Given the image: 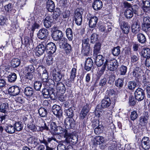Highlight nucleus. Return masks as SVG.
<instances>
[{
	"label": "nucleus",
	"instance_id": "e2e57ef3",
	"mask_svg": "<svg viewBox=\"0 0 150 150\" xmlns=\"http://www.w3.org/2000/svg\"><path fill=\"white\" fill-rule=\"evenodd\" d=\"M53 58L52 56H48L46 57V63L48 65H50L53 63Z\"/></svg>",
	"mask_w": 150,
	"mask_h": 150
},
{
	"label": "nucleus",
	"instance_id": "1a4fd4ad",
	"mask_svg": "<svg viewBox=\"0 0 150 150\" xmlns=\"http://www.w3.org/2000/svg\"><path fill=\"white\" fill-rule=\"evenodd\" d=\"M99 121H96L93 122V125L94 127H96L95 128L94 132L95 134L98 135L102 132L103 127L102 125L99 124Z\"/></svg>",
	"mask_w": 150,
	"mask_h": 150
},
{
	"label": "nucleus",
	"instance_id": "39448f33",
	"mask_svg": "<svg viewBox=\"0 0 150 150\" xmlns=\"http://www.w3.org/2000/svg\"><path fill=\"white\" fill-rule=\"evenodd\" d=\"M134 94L135 99L139 101L143 100L145 97L144 91L141 88L137 89L134 92Z\"/></svg>",
	"mask_w": 150,
	"mask_h": 150
},
{
	"label": "nucleus",
	"instance_id": "f3484780",
	"mask_svg": "<svg viewBox=\"0 0 150 150\" xmlns=\"http://www.w3.org/2000/svg\"><path fill=\"white\" fill-rule=\"evenodd\" d=\"M46 48L50 54H53L56 50V47L55 44L52 42L48 43L46 45Z\"/></svg>",
	"mask_w": 150,
	"mask_h": 150
},
{
	"label": "nucleus",
	"instance_id": "c85d7f7f",
	"mask_svg": "<svg viewBox=\"0 0 150 150\" xmlns=\"http://www.w3.org/2000/svg\"><path fill=\"white\" fill-rule=\"evenodd\" d=\"M83 50H82V52L84 55L86 56H88L90 55L91 52L90 49V45L88 44L87 46H83Z\"/></svg>",
	"mask_w": 150,
	"mask_h": 150
},
{
	"label": "nucleus",
	"instance_id": "dca6fc26",
	"mask_svg": "<svg viewBox=\"0 0 150 150\" xmlns=\"http://www.w3.org/2000/svg\"><path fill=\"white\" fill-rule=\"evenodd\" d=\"M94 59L96 64L98 67H100L103 64H104L105 61V58L100 54L96 56Z\"/></svg>",
	"mask_w": 150,
	"mask_h": 150
},
{
	"label": "nucleus",
	"instance_id": "f704fd0d",
	"mask_svg": "<svg viewBox=\"0 0 150 150\" xmlns=\"http://www.w3.org/2000/svg\"><path fill=\"white\" fill-rule=\"evenodd\" d=\"M132 32L135 34L138 33L141 29L139 25L137 23L132 25Z\"/></svg>",
	"mask_w": 150,
	"mask_h": 150
},
{
	"label": "nucleus",
	"instance_id": "6e6552de",
	"mask_svg": "<svg viewBox=\"0 0 150 150\" xmlns=\"http://www.w3.org/2000/svg\"><path fill=\"white\" fill-rule=\"evenodd\" d=\"M53 114L58 117L60 118L62 115V111L61 107L57 105H54L52 108Z\"/></svg>",
	"mask_w": 150,
	"mask_h": 150
},
{
	"label": "nucleus",
	"instance_id": "a878e982",
	"mask_svg": "<svg viewBox=\"0 0 150 150\" xmlns=\"http://www.w3.org/2000/svg\"><path fill=\"white\" fill-rule=\"evenodd\" d=\"M47 8L48 11L52 12L55 8L54 2L51 0H48L47 2Z\"/></svg>",
	"mask_w": 150,
	"mask_h": 150
},
{
	"label": "nucleus",
	"instance_id": "4468645a",
	"mask_svg": "<svg viewBox=\"0 0 150 150\" xmlns=\"http://www.w3.org/2000/svg\"><path fill=\"white\" fill-rule=\"evenodd\" d=\"M9 94L12 96H16L18 95L20 92L19 87L17 86H11L9 88L8 90Z\"/></svg>",
	"mask_w": 150,
	"mask_h": 150
},
{
	"label": "nucleus",
	"instance_id": "aec40b11",
	"mask_svg": "<svg viewBox=\"0 0 150 150\" xmlns=\"http://www.w3.org/2000/svg\"><path fill=\"white\" fill-rule=\"evenodd\" d=\"M74 17L76 24L78 25H80L82 20L81 14L80 12L76 11L75 13Z\"/></svg>",
	"mask_w": 150,
	"mask_h": 150
},
{
	"label": "nucleus",
	"instance_id": "69168bd1",
	"mask_svg": "<svg viewBox=\"0 0 150 150\" xmlns=\"http://www.w3.org/2000/svg\"><path fill=\"white\" fill-rule=\"evenodd\" d=\"M141 71V68L139 67H136L134 69L133 71V75L135 76H137V75H138Z\"/></svg>",
	"mask_w": 150,
	"mask_h": 150
},
{
	"label": "nucleus",
	"instance_id": "3c124183",
	"mask_svg": "<svg viewBox=\"0 0 150 150\" xmlns=\"http://www.w3.org/2000/svg\"><path fill=\"white\" fill-rule=\"evenodd\" d=\"M98 37V35L96 33H93L91 36V42L94 43L97 41Z\"/></svg>",
	"mask_w": 150,
	"mask_h": 150
},
{
	"label": "nucleus",
	"instance_id": "e433bc0d",
	"mask_svg": "<svg viewBox=\"0 0 150 150\" xmlns=\"http://www.w3.org/2000/svg\"><path fill=\"white\" fill-rule=\"evenodd\" d=\"M53 79L57 82L60 81L62 77V75L59 72L55 71L53 74Z\"/></svg>",
	"mask_w": 150,
	"mask_h": 150
},
{
	"label": "nucleus",
	"instance_id": "864d4df0",
	"mask_svg": "<svg viewBox=\"0 0 150 150\" xmlns=\"http://www.w3.org/2000/svg\"><path fill=\"white\" fill-rule=\"evenodd\" d=\"M8 21V19L5 16H1L0 17V24L1 25H6Z\"/></svg>",
	"mask_w": 150,
	"mask_h": 150
},
{
	"label": "nucleus",
	"instance_id": "37998d69",
	"mask_svg": "<svg viewBox=\"0 0 150 150\" xmlns=\"http://www.w3.org/2000/svg\"><path fill=\"white\" fill-rule=\"evenodd\" d=\"M137 38L138 41L141 43H144L146 41V38L145 36L142 33L138 34Z\"/></svg>",
	"mask_w": 150,
	"mask_h": 150
},
{
	"label": "nucleus",
	"instance_id": "bb28decb",
	"mask_svg": "<svg viewBox=\"0 0 150 150\" xmlns=\"http://www.w3.org/2000/svg\"><path fill=\"white\" fill-rule=\"evenodd\" d=\"M104 141V138L102 136H96L93 139L94 144L95 145H100L102 144Z\"/></svg>",
	"mask_w": 150,
	"mask_h": 150
},
{
	"label": "nucleus",
	"instance_id": "09e8293b",
	"mask_svg": "<svg viewBox=\"0 0 150 150\" xmlns=\"http://www.w3.org/2000/svg\"><path fill=\"white\" fill-rule=\"evenodd\" d=\"M124 84V79L119 78L115 81V86L119 88L122 87Z\"/></svg>",
	"mask_w": 150,
	"mask_h": 150
},
{
	"label": "nucleus",
	"instance_id": "20e7f679",
	"mask_svg": "<svg viewBox=\"0 0 150 150\" xmlns=\"http://www.w3.org/2000/svg\"><path fill=\"white\" fill-rule=\"evenodd\" d=\"M65 141L67 143H71L73 144H75L78 141V138L76 135H72L69 133L65 132Z\"/></svg>",
	"mask_w": 150,
	"mask_h": 150
},
{
	"label": "nucleus",
	"instance_id": "7ed1b4c3",
	"mask_svg": "<svg viewBox=\"0 0 150 150\" xmlns=\"http://www.w3.org/2000/svg\"><path fill=\"white\" fill-rule=\"evenodd\" d=\"M38 74L40 78L42 80L45 82H47L48 80V74L45 67L40 66L38 68Z\"/></svg>",
	"mask_w": 150,
	"mask_h": 150
},
{
	"label": "nucleus",
	"instance_id": "f03ea898",
	"mask_svg": "<svg viewBox=\"0 0 150 150\" xmlns=\"http://www.w3.org/2000/svg\"><path fill=\"white\" fill-rule=\"evenodd\" d=\"M104 64L106 67H107L108 70L112 71L116 69L118 66L117 62L116 59L111 60L108 57H105V61L104 63Z\"/></svg>",
	"mask_w": 150,
	"mask_h": 150
},
{
	"label": "nucleus",
	"instance_id": "13d9d810",
	"mask_svg": "<svg viewBox=\"0 0 150 150\" xmlns=\"http://www.w3.org/2000/svg\"><path fill=\"white\" fill-rule=\"evenodd\" d=\"M115 96V93L113 89L107 91L105 96H108V97L112 98Z\"/></svg>",
	"mask_w": 150,
	"mask_h": 150
},
{
	"label": "nucleus",
	"instance_id": "8fccbe9b",
	"mask_svg": "<svg viewBox=\"0 0 150 150\" xmlns=\"http://www.w3.org/2000/svg\"><path fill=\"white\" fill-rule=\"evenodd\" d=\"M57 127L55 122H52L50 125V132L52 133H54Z\"/></svg>",
	"mask_w": 150,
	"mask_h": 150
},
{
	"label": "nucleus",
	"instance_id": "f257e3e1",
	"mask_svg": "<svg viewBox=\"0 0 150 150\" xmlns=\"http://www.w3.org/2000/svg\"><path fill=\"white\" fill-rule=\"evenodd\" d=\"M35 70L34 66L30 65L25 67L24 72L26 74L25 81H27V84H30L31 83V80L33 78V75L31 73Z\"/></svg>",
	"mask_w": 150,
	"mask_h": 150
},
{
	"label": "nucleus",
	"instance_id": "49530a36",
	"mask_svg": "<svg viewBox=\"0 0 150 150\" xmlns=\"http://www.w3.org/2000/svg\"><path fill=\"white\" fill-rule=\"evenodd\" d=\"M120 47L118 46L116 47H114L112 50V52L114 56H118L120 52Z\"/></svg>",
	"mask_w": 150,
	"mask_h": 150
},
{
	"label": "nucleus",
	"instance_id": "603ef678",
	"mask_svg": "<svg viewBox=\"0 0 150 150\" xmlns=\"http://www.w3.org/2000/svg\"><path fill=\"white\" fill-rule=\"evenodd\" d=\"M65 111L68 117H72L74 116L73 110L72 108H65Z\"/></svg>",
	"mask_w": 150,
	"mask_h": 150
},
{
	"label": "nucleus",
	"instance_id": "0e129e2a",
	"mask_svg": "<svg viewBox=\"0 0 150 150\" xmlns=\"http://www.w3.org/2000/svg\"><path fill=\"white\" fill-rule=\"evenodd\" d=\"M76 69L75 68H73L72 69L70 76V78L71 79L74 80L76 77Z\"/></svg>",
	"mask_w": 150,
	"mask_h": 150
},
{
	"label": "nucleus",
	"instance_id": "9b49d317",
	"mask_svg": "<svg viewBox=\"0 0 150 150\" xmlns=\"http://www.w3.org/2000/svg\"><path fill=\"white\" fill-rule=\"evenodd\" d=\"M111 102V101L110 98L108 96H105L101 101V108H105L108 107L110 106Z\"/></svg>",
	"mask_w": 150,
	"mask_h": 150
},
{
	"label": "nucleus",
	"instance_id": "de8ad7c7",
	"mask_svg": "<svg viewBox=\"0 0 150 150\" xmlns=\"http://www.w3.org/2000/svg\"><path fill=\"white\" fill-rule=\"evenodd\" d=\"M56 131L54 132V133L58 134H62L64 133V136L65 138V132H68L67 130L64 129L60 127H58L57 128Z\"/></svg>",
	"mask_w": 150,
	"mask_h": 150
},
{
	"label": "nucleus",
	"instance_id": "680f3d73",
	"mask_svg": "<svg viewBox=\"0 0 150 150\" xmlns=\"http://www.w3.org/2000/svg\"><path fill=\"white\" fill-rule=\"evenodd\" d=\"M138 117V115L137 112L135 111L131 112L130 115V118L132 120H136Z\"/></svg>",
	"mask_w": 150,
	"mask_h": 150
},
{
	"label": "nucleus",
	"instance_id": "473e14b6",
	"mask_svg": "<svg viewBox=\"0 0 150 150\" xmlns=\"http://www.w3.org/2000/svg\"><path fill=\"white\" fill-rule=\"evenodd\" d=\"M13 126L15 131H20L22 129L23 125L21 122H16Z\"/></svg>",
	"mask_w": 150,
	"mask_h": 150
},
{
	"label": "nucleus",
	"instance_id": "a211bd4d",
	"mask_svg": "<svg viewBox=\"0 0 150 150\" xmlns=\"http://www.w3.org/2000/svg\"><path fill=\"white\" fill-rule=\"evenodd\" d=\"M136 9H134V12L132 9H126L125 12V14L126 17L127 18L130 19L131 18L133 15V13L135 14H137V11L138 8H135Z\"/></svg>",
	"mask_w": 150,
	"mask_h": 150
},
{
	"label": "nucleus",
	"instance_id": "6e6d98bb",
	"mask_svg": "<svg viewBox=\"0 0 150 150\" xmlns=\"http://www.w3.org/2000/svg\"><path fill=\"white\" fill-rule=\"evenodd\" d=\"M136 85L137 84L135 82L130 81L128 82V87L130 90H133L135 88Z\"/></svg>",
	"mask_w": 150,
	"mask_h": 150
},
{
	"label": "nucleus",
	"instance_id": "412c9836",
	"mask_svg": "<svg viewBox=\"0 0 150 150\" xmlns=\"http://www.w3.org/2000/svg\"><path fill=\"white\" fill-rule=\"evenodd\" d=\"M53 21V18L52 16H46L44 21V24L46 28H49L51 26L52 23Z\"/></svg>",
	"mask_w": 150,
	"mask_h": 150
},
{
	"label": "nucleus",
	"instance_id": "0eeeda50",
	"mask_svg": "<svg viewBox=\"0 0 150 150\" xmlns=\"http://www.w3.org/2000/svg\"><path fill=\"white\" fill-rule=\"evenodd\" d=\"M42 93L43 96L45 98H52L54 96V90L51 88L48 89L44 88L43 89Z\"/></svg>",
	"mask_w": 150,
	"mask_h": 150
},
{
	"label": "nucleus",
	"instance_id": "7c9ffc66",
	"mask_svg": "<svg viewBox=\"0 0 150 150\" xmlns=\"http://www.w3.org/2000/svg\"><path fill=\"white\" fill-rule=\"evenodd\" d=\"M4 127L5 131L8 133L12 134L15 132L14 126L11 125H6Z\"/></svg>",
	"mask_w": 150,
	"mask_h": 150
},
{
	"label": "nucleus",
	"instance_id": "a19ab883",
	"mask_svg": "<svg viewBox=\"0 0 150 150\" xmlns=\"http://www.w3.org/2000/svg\"><path fill=\"white\" fill-rule=\"evenodd\" d=\"M66 35L69 41H72L73 39L72 30L71 28H67L66 30Z\"/></svg>",
	"mask_w": 150,
	"mask_h": 150
},
{
	"label": "nucleus",
	"instance_id": "423d86ee",
	"mask_svg": "<svg viewBox=\"0 0 150 150\" xmlns=\"http://www.w3.org/2000/svg\"><path fill=\"white\" fill-rule=\"evenodd\" d=\"M64 125L67 129L72 128L75 125V122L72 117H68L65 119Z\"/></svg>",
	"mask_w": 150,
	"mask_h": 150
},
{
	"label": "nucleus",
	"instance_id": "79ce46f5",
	"mask_svg": "<svg viewBox=\"0 0 150 150\" xmlns=\"http://www.w3.org/2000/svg\"><path fill=\"white\" fill-rule=\"evenodd\" d=\"M142 55L145 58L150 57V49L149 48L143 49L142 51Z\"/></svg>",
	"mask_w": 150,
	"mask_h": 150
},
{
	"label": "nucleus",
	"instance_id": "2eb2a0df",
	"mask_svg": "<svg viewBox=\"0 0 150 150\" xmlns=\"http://www.w3.org/2000/svg\"><path fill=\"white\" fill-rule=\"evenodd\" d=\"M141 143L144 149L147 150L150 148V140L149 137H144L142 139Z\"/></svg>",
	"mask_w": 150,
	"mask_h": 150
},
{
	"label": "nucleus",
	"instance_id": "a18cd8bd",
	"mask_svg": "<svg viewBox=\"0 0 150 150\" xmlns=\"http://www.w3.org/2000/svg\"><path fill=\"white\" fill-rule=\"evenodd\" d=\"M101 44L100 43H96L94 47L93 53L94 54L96 55L100 51Z\"/></svg>",
	"mask_w": 150,
	"mask_h": 150
},
{
	"label": "nucleus",
	"instance_id": "774afa93",
	"mask_svg": "<svg viewBox=\"0 0 150 150\" xmlns=\"http://www.w3.org/2000/svg\"><path fill=\"white\" fill-rule=\"evenodd\" d=\"M57 149V150H65L66 147L65 145L60 144L58 145Z\"/></svg>",
	"mask_w": 150,
	"mask_h": 150
},
{
	"label": "nucleus",
	"instance_id": "b1692460",
	"mask_svg": "<svg viewBox=\"0 0 150 150\" xmlns=\"http://www.w3.org/2000/svg\"><path fill=\"white\" fill-rule=\"evenodd\" d=\"M93 65L92 60L90 58H88L86 61L85 64V69L87 71H89Z\"/></svg>",
	"mask_w": 150,
	"mask_h": 150
},
{
	"label": "nucleus",
	"instance_id": "c9c22d12",
	"mask_svg": "<svg viewBox=\"0 0 150 150\" xmlns=\"http://www.w3.org/2000/svg\"><path fill=\"white\" fill-rule=\"evenodd\" d=\"M24 93L27 96H31L33 93V89L31 87H27L25 89Z\"/></svg>",
	"mask_w": 150,
	"mask_h": 150
},
{
	"label": "nucleus",
	"instance_id": "6ab92c4d",
	"mask_svg": "<svg viewBox=\"0 0 150 150\" xmlns=\"http://www.w3.org/2000/svg\"><path fill=\"white\" fill-rule=\"evenodd\" d=\"M89 105L88 104L84 105L81 111L80 114V117L81 119H83L87 115L89 111Z\"/></svg>",
	"mask_w": 150,
	"mask_h": 150
},
{
	"label": "nucleus",
	"instance_id": "5701e85b",
	"mask_svg": "<svg viewBox=\"0 0 150 150\" xmlns=\"http://www.w3.org/2000/svg\"><path fill=\"white\" fill-rule=\"evenodd\" d=\"M98 18L96 16L91 17L89 20V27L91 28H94L97 23Z\"/></svg>",
	"mask_w": 150,
	"mask_h": 150
},
{
	"label": "nucleus",
	"instance_id": "9d476101",
	"mask_svg": "<svg viewBox=\"0 0 150 150\" xmlns=\"http://www.w3.org/2000/svg\"><path fill=\"white\" fill-rule=\"evenodd\" d=\"M44 43L39 45L35 48V54L38 56H39L42 55L44 52L46 48L45 44H43Z\"/></svg>",
	"mask_w": 150,
	"mask_h": 150
},
{
	"label": "nucleus",
	"instance_id": "5fc2aeb1",
	"mask_svg": "<svg viewBox=\"0 0 150 150\" xmlns=\"http://www.w3.org/2000/svg\"><path fill=\"white\" fill-rule=\"evenodd\" d=\"M42 86V84L40 81H36L34 83V87L36 91H40Z\"/></svg>",
	"mask_w": 150,
	"mask_h": 150
},
{
	"label": "nucleus",
	"instance_id": "f8f14e48",
	"mask_svg": "<svg viewBox=\"0 0 150 150\" xmlns=\"http://www.w3.org/2000/svg\"><path fill=\"white\" fill-rule=\"evenodd\" d=\"M48 34V30L45 28H42L38 31L37 35L38 38L41 39L43 40L46 38Z\"/></svg>",
	"mask_w": 150,
	"mask_h": 150
},
{
	"label": "nucleus",
	"instance_id": "393cba45",
	"mask_svg": "<svg viewBox=\"0 0 150 150\" xmlns=\"http://www.w3.org/2000/svg\"><path fill=\"white\" fill-rule=\"evenodd\" d=\"M143 26L145 28V30L147 29L150 28V18L149 17H144L143 18Z\"/></svg>",
	"mask_w": 150,
	"mask_h": 150
},
{
	"label": "nucleus",
	"instance_id": "4d7b16f0",
	"mask_svg": "<svg viewBox=\"0 0 150 150\" xmlns=\"http://www.w3.org/2000/svg\"><path fill=\"white\" fill-rule=\"evenodd\" d=\"M64 48L67 54L69 53L71 51V47L68 43H66L64 45Z\"/></svg>",
	"mask_w": 150,
	"mask_h": 150
},
{
	"label": "nucleus",
	"instance_id": "2f4dec72",
	"mask_svg": "<svg viewBox=\"0 0 150 150\" xmlns=\"http://www.w3.org/2000/svg\"><path fill=\"white\" fill-rule=\"evenodd\" d=\"M121 28L123 32L124 33L126 34L128 33L129 31L130 27L127 23L125 22H123L121 26Z\"/></svg>",
	"mask_w": 150,
	"mask_h": 150
},
{
	"label": "nucleus",
	"instance_id": "58836bf2",
	"mask_svg": "<svg viewBox=\"0 0 150 150\" xmlns=\"http://www.w3.org/2000/svg\"><path fill=\"white\" fill-rule=\"evenodd\" d=\"M28 142L29 143L33 144L35 146H36L39 143L38 138L35 137H32L28 138Z\"/></svg>",
	"mask_w": 150,
	"mask_h": 150
},
{
	"label": "nucleus",
	"instance_id": "4be33fe9",
	"mask_svg": "<svg viewBox=\"0 0 150 150\" xmlns=\"http://www.w3.org/2000/svg\"><path fill=\"white\" fill-rule=\"evenodd\" d=\"M92 6L95 10L96 11L99 10L102 7L103 3L100 0H96L93 2Z\"/></svg>",
	"mask_w": 150,
	"mask_h": 150
},
{
	"label": "nucleus",
	"instance_id": "cd10ccee",
	"mask_svg": "<svg viewBox=\"0 0 150 150\" xmlns=\"http://www.w3.org/2000/svg\"><path fill=\"white\" fill-rule=\"evenodd\" d=\"M56 89L58 91L61 92L62 93H64L66 91V88L64 85L61 82L57 83Z\"/></svg>",
	"mask_w": 150,
	"mask_h": 150
},
{
	"label": "nucleus",
	"instance_id": "ddd939ff",
	"mask_svg": "<svg viewBox=\"0 0 150 150\" xmlns=\"http://www.w3.org/2000/svg\"><path fill=\"white\" fill-rule=\"evenodd\" d=\"M52 36L54 40L57 41L60 39L63 36V34L61 31L57 30L53 31Z\"/></svg>",
	"mask_w": 150,
	"mask_h": 150
},
{
	"label": "nucleus",
	"instance_id": "338daca9",
	"mask_svg": "<svg viewBox=\"0 0 150 150\" xmlns=\"http://www.w3.org/2000/svg\"><path fill=\"white\" fill-rule=\"evenodd\" d=\"M70 11L68 10H66L62 13L63 17L64 18H66L69 17L70 16Z\"/></svg>",
	"mask_w": 150,
	"mask_h": 150
},
{
	"label": "nucleus",
	"instance_id": "72a5a7b5",
	"mask_svg": "<svg viewBox=\"0 0 150 150\" xmlns=\"http://www.w3.org/2000/svg\"><path fill=\"white\" fill-rule=\"evenodd\" d=\"M149 119L148 116H143L140 117L139 119V124L142 126H145L147 123V121Z\"/></svg>",
	"mask_w": 150,
	"mask_h": 150
},
{
	"label": "nucleus",
	"instance_id": "052dcab7",
	"mask_svg": "<svg viewBox=\"0 0 150 150\" xmlns=\"http://www.w3.org/2000/svg\"><path fill=\"white\" fill-rule=\"evenodd\" d=\"M124 6L125 8H127V9H132L134 12V9L135 8H138L137 6L134 5L133 6L131 7V5L127 2H125L124 3Z\"/></svg>",
	"mask_w": 150,
	"mask_h": 150
},
{
	"label": "nucleus",
	"instance_id": "ea45409f",
	"mask_svg": "<svg viewBox=\"0 0 150 150\" xmlns=\"http://www.w3.org/2000/svg\"><path fill=\"white\" fill-rule=\"evenodd\" d=\"M11 66L13 67H16L20 64L21 62L19 59L17 58L13 59L11 61Z\"/></svg>",
	"mask_w": 150,
	"mask_h": 150
},
{
	"label": "nucleus",
	"instance_id": "c03bdc74",
	"mask_svg": "<svg viewBox=\"0 0 150 150\" xmlns=\"http://www.w3.org/2000/svg\"><path fill=\"white\" fill-rule=\"evenodd\" d=\"M38 113L39 115L42 117L46 116L47 115V110L43 108H41L39 109Z\"/></svg>",
	"mask_w": 150,
	"mask_h": 150
},
{
	"label": "nucleus",
	"instance_id": "4c0bfd02",
	"mask_svg": "<svg viewBox=\"0 0 150 150\" xmlns=\"http://www.w3.org/2000/svg\"><path fill=\"white\" fill-rule=\"evenodd\" d=\"M8 81L10 82H13L17 79L16 74L14 73H11L7 76Z\"/></svg>",
	"mask_w": 150,
	"mask_h": 150
},
{
	"label": "nucleus",
	"instance_id": "bf43d9fd",
	"mask_svg": "<svg viewBox=\"0 0 150 150\" xmlns=\"http://www.w3.org/2000/svg\"><path fill=\"white\" fill-rule=\"evenodd\" d=\"M127 70V67L122 65L120 67V74L121 75H125V74Z\"/></svg>",
	"mask_w": 150,
	"mask_h": 150
},
{
	"label": "nucleus",
	"instance_id": "c756f323",
	"mask_svg": "<svg viewBox=\"0 0 150 150\" xmlns=\"http://www.w3.org/2000/svg\"><path fill=\"white\" fill-rule=\"evenodd\" d=\"M143 4L142 9L146 11L150 7V0H142Z\"/></svg>",
	"mask_w": 150,
	"mask_h": 150
}]
</instances>
